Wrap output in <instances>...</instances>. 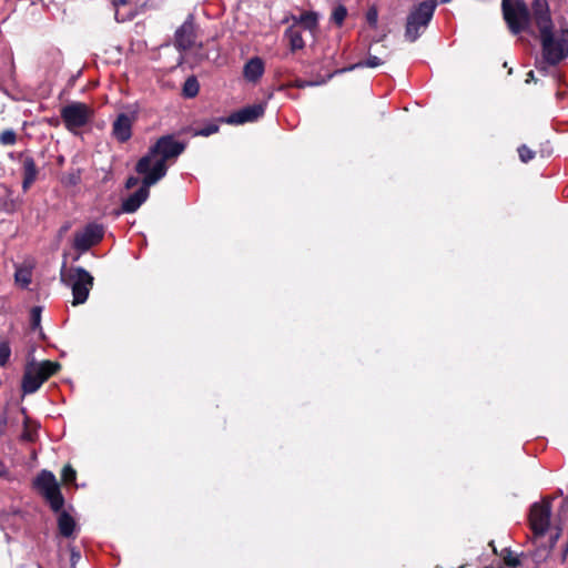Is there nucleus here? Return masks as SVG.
<instances>
[{
  "instance_id": "f257e3e1",
  "label": "nucleus",
  "mask_w": 568,
  "mask_h": 568,
  "mask_svg": "<svg viewBox=\"0 0 568 568\" xmlns=\"http://www.w3.org/2000/svg\"><path fill=\"white\" fill-rule=\"evenodd\" d=\"M534 22L540 33L542 61L536 68L546 75L548 68L558 64L568 57V28H561L557 38L554 34V23L547 0H534Z\"/></svg>"
},
{
  "instance_id": "f03ea898",
  "label": "nucleus",
  "mask_w": 568,
  "mask_h": 568,
  "mask_svg": "<svg viewBox=\"0 0 568 568\" xmlns=\"http://www.w3.org/2000/svg\"><path fill=\"white\" fill-rule=\"evenodd\" d=\"M186 149V143L175 140L173 134L162 135L135 164L138 173H149L162 180L168 172L166 161L178 159Z\"/></svg>"
},
{
  "instance_id": "7ed1b4c3",
  "label": "nucleus",
  "mask_w": 568,
  "mask_h": 568,
  "mask_svg": "<svg viewBox=\"0 0 568 568\" xmlns=\"http://www.w3.org/2000/svg\"><path fill=\"white\" fill-rule=\"evenodd\" d=\"M437 0H423L414 3L406 17L404 37L408 42H415L427 30L435 10Z\"/></svg>"
},
{
  "instance_id": "20e7f679",
  "label": "nucleus",
  "mask_w": 568,
  "mask_h": 568,
  "mask_svg": "<svg viewBox=\"0 0 568 568\" xmlns=\"http://www.w3.org/2000/svg\"><path fill=\"white\" fill-rule=\"evenodd\" d=\"M65 264H63L62 270H64ZM61 281L71 287L72 290V305H81L88 301L90 291L94 284V277L82 266H72L70 267L68 274L65 275L63 271H61Z\"/></svg>"
},
{
  "instance_id": "39448f33",
  "label": "nucleus",
  "mask_w": 568,
  "mask_h": 568,
  "mask_svg": "<svg viewBox=\"0 0 568 568\" xmlns=\"http://www.w3.org/2000/svg\"><path fill=\"white\" fill-rule=\"evenodd\" d=\"M32 487L45 499L53 513L61 511L65 500L52 471L42 469L33 479Z\"/></svg>"
},
{
  "instance_id": "423d86ee",
  "label": "nucleus",
  "mask_w": 568,
  "mask_h": 568,
  "mask_svg": "<svg viewBox=\"0 0 568 568\" xmlns=\"http://www.w3.org/2000/svg\"><path fill=\"white\" fill-rule=\"evenodd\" d=\"M32 487L45 499L53 513L61 511L65 500L52 471L42 469L33 479Z\"/></svg>"
},
{
  "instance_id": "0eeeda50",
  "label": "nucleus",
  "mask_w": 568,
  "mask_h": 568,
  "mask_svg": "<svg viewBox=\"0 0 568 568\" xmlns=\"http://www.w3.org/2000/svg\"><path fill=\"white\" fill-rule=\"evenodd\" d=\"M501 9L504 19L514 34L527 30L530 19L534 20V10L530 12L524 0H503Z\"/></svg>"
},
{
  "instance_id": "6e6552de",
  "label": "nucleus",
  "mask_w": 568,
  "mask_h": 568,
  "mask_svg": "<svg viewBox=\"0 0 568 568\" xmlns=\"http://www.w3.org/2000/svg\"><path fill=\"white\" fill-rule=\"evenodd\" d=\"M61 119L69 131L85 126L93 116V110L85 103L71 102L60 111Z\"/></svg>"
},
{
  "instance_id": "1a4fd4ad",
  "label": "nucleus",
  "mask_w": 568,
  "mask_h": 568,
  "mask_svg": "<svg viewBox=\"0 0 568 568\" xmlns=\"http://www.w3.org/2000/svg\"><path fill=\"white\" fill-rule=\"evenodd\" d=\"M104 236V227L98 223H89L84 226L82 231L75 232L73 236V248L79 252V254L85 253L92 246L99 244ZM80 255L74 257V261L79 258Z\"/></svg>"
},
{
  "instance_id": "9d476101",
  "label": "nucleus",
  "mask_w": 568,
  "mask_h": 568,
  "mask_svg": "<svg viewBox=\"0 0 568 568\" xmlns=\"http://www.w3.org/2000/svg\"><path fill=\"white\" fill-rule=\"evenodd\" d=\"M144 175L142 180V185L132 193L129 197L123 200L121 204V209L116 211V215H120L121 213H134L139 210V207L148 200L150 195V186L156 184L159 180L158 176H152L149 173H141Z\"/></svg>"
},
{
  "instance_id": "9b49d317",
  "label": "nucleus",
  "mask_w": 568,
  "mask_h": 568,
  "mask_svg": "<svg viewBox=\"0 0 568 568\" xmlns=\"http://www.w3.org/2000/svg\"><path fill=\"white\" fill-rule=\"evenodd\" d=\"M551 511L550 501L542 500L531 505L529 521L535 537H544L548 531Z\"/></svg>"
},
{
  "instance_id": "f8f14e48",
  "label": "nucleus",
  "mask_w": 568,
  "mask_h": 568,
  "mask_svg": "<svg viewBox=\"0 0 568 568\" xmlns=\"http://www.w3.org/2000/svg\"><path fill=\"white\" fill-rule=\"evenodd\" d=\"M196 40L194 17L189 14L185 21L174 33V47L179 52H185L193 48Z\"/></svg>"
},
{
  "instance_id": "ddd939ff",
  "label": "nucleus",
  "mask_w": 568,
  "mask_h": 568,
  "mask_svg": "<svg viewBox=\"0 0 568 568\" xmlns=\"http://www.w3.org/2000/svg\"><path fill=\"white\" fill-rule=\"evenodd\" d=\"M45 382V376H42L40 369L36 366V359L29 361L24 367V373L21 382V389L23 394L36 393Z\"/></svg>"
},
{
  "instance_id": "4468645a",
  "label": "nucleus",
  "mask_w": 568,
  "mask_h": 568,
  "mask_svg": "<svg viewBox=\"0 0 568 568\" xmlns=\"http://www.w3.org/2000/svg\"><path fill=\"white\" fill-rule=\"evenodd\" d=\"M265 112V104L258 103L253 105L244 106L233 113H231L224 121L229 124H244L247 122H254L262 118Z\"/></svg>"
},
{
  "instance_id": "2eb2a0df",
  "label": "nucleus",
  "mask_w": 568,
  "mask_h": 568,
  "mask_svg": "<svg viewBox=\"0 0 568 568\" xmlns=\"http://www.w3.org/2000/svg\"><path fill=\"white\" fill-rule=\"evenodd\" d=\"M18 161L22 165V190L27 192L33 183L37 181L39 175V169L36 164L33 156L29 151H22L18 153Z\"/></svg>"
},
{
  "instance_id": "dca6fc26",
  "label": "nucleus",
  "mask_w": 568,
  "mask_h": 568,
  "mask_svg": "<svg viewBox=\"0 0 568 568\" xmlns=\"http://www.w3.org/2000/svg\"><path fill=\"white\" fill-rule=\"evenodd\" d=\"M134 115L120 113L112 123V136L119 143H125L132 138Z\"/></svg>"
},
{
  "instance_id": "f3484780",
  "label": "nucleus",
  "mask_w": 568,
  "mask_h": 568,
  "mask_svg": "<svg viewBox=\"0 0 568 568\" xmlns=\"http://www.w3.org/2000/svg\"><path fill=\"white\" fill-rule=\"evenodd\" d=\"M264 73V62L261 58L250 59L243 68V75L250 82H256Z\"/></svg>"
},
{
  "instance_id": "a211bd4d",
  "label": "nucleus",
  "mask_w": 568,
  "mask_h": 568,
  "mask_svg": "<svg viewBox=\"0 0 568 568\" xmlns=\"http://www.w3.org/2000/svg\"><path fill=\"white\" fill-rule=\"evenodd\" d=\"M382 64H383V61L378 57H376V55H368V58L366 60L358 61V62L353 63V64H351L348 67L335 70L334 72H332V73H329L327 75V80L332 79L336 74H342V73H345V72H349V71H353L355 69L376 68V67H379Z\"/></svg>"
},
{
  "instance_id": "6ab92c4d",
  "label": "nucleus",
  "mask_w": 568,
  "mask_h": 568,
  "mask_svg": "<svg viewBox=\"0 0 568 568\" xmlns=\"http://www.w3.org/2000/svg\"><path fill=\"white\" fill-rule=\"evenodd\" d=\"M57 514H59L58 529L60 535L65 538L73 536L77 526L74 518L69 513L63 510V508L61 509V511H58Z\"/></svg>"
},
{
  "instance_id": "aec40b11",
  "label": "nucleus",
  "mask_w": 568,
  "mask_h": 568,
  "mask_svg": "<svg viewBox=\"0 0 568 568\" xmlns=\"http://www.w3.org/2000/svg\"><path fill=\"white\" fill-rule=\"evenodd\" d=\"M284 38L287 39L292 52L302 50L305 47L302 29L296 24H292L285 30Z\"/></svg>"
},
{
  "instance_id": "412c9836",
  "label": "nucleus",
  "mask_w": 568,
  "mask_h": 568,
  "mask_svg": "<svg viewBox=\"0 0 568 568\" xmlns=\"http://www.w3.org/2000/svg\"><path fill=\"white\" fill-rule=\"evenodd\" d=\"M292 20L293 24L298 26L301 29L303 27L304 30H308L313 32L317 28V14L313 11L303 12L301 16H293Z\"/></svg>"
},
{
  "instance_id": "4be33fe9",
  "label": "nucleus",
  "mask_w": 568,
  "mask_h": 568,
  "mask_svg": "<svg viewBox=\"0 0 568 568\" xmlns=\"http://www.w3.org/2000/svg\"><path fill=\"white\" fill-rule=\"evenodd\" d=\"M130 3V0H112V7L114 9V19L116 22H125L130 21L135 17V12L133 10H129L128 13L122 14V10L120 7H125Z\"/></svg>"
},
{
  "instance_id": "5701e85b",
  "label": "nucleus",
  "mask_w": 568,
  "mask_h": 568,
  "mask_svg": "<svg viewBox=\"0 0 568 568\" xmlns=\"http://www.w3.org/2000/svg\"><path fill=\"white\" fill-rule=\"evenodd\" d=\"M36 366L40 369L42 376H45V381H48L51 376L57 374L61 368V364L59 362L52 361H36Z\"/></svg>"
},
{
  "instance_id": "b1692460",
  "label": "nucleus",
  "mask_w": 568,
  "mask_h": 568,
  "mask_svg": "<svg viewBox=\"0 0 568 568\" xmlns=\"http://www.w3.org/2000/svg\"><path fill=\"white\" fill-rule=\"evenodd\" d=\"M200 84L194 75L189 77L182 88V94L184 98L192 99L199 93Z\"/></svg>"
},
{
  "instance_id": "393cba45",
  "label": "nucleus",
  "mask_w": 568,
  "mask_h": 568,
  "mask_svg": "<svg viewBox=\"0 0 568 568\" xmlns=\"http://www.w3.org/2000/svg\"><path fill=\"white\" fill-rule=\"evenodd\" d=\"M560 536H561V528L560 527H556V531L550 535V538H549V549H548L547 554L541 555V550L540 549L536 550L535 557H536L537 561L544 560L549 555V552L552 550V548L555 547V545L558 541V539L560 538Z\"/></svg>"
},
{
  "instance_id": "a878e982",
  "label": "nucleus",
  "mask_w": 568,
  "mask_h": 568,
  "mask_svg": "<svg viewBox=\"0 0 568 568\" xmlns=\"http://www.w3.org/2000/svg\"><path fill=\"white\" fill-rule=\"evenodd\" d=\"M347 16V9L345 8V6L343 4H338L336 6L334 9H333V12H332V16H331V20L337 24V26H342L345 18Z\"/></svg>"
},
{
  "instance_id": "bb28decb",
  "label": "nucleus",
  "mask_w": 568,
  "mask_h": 568,
  "mask_svg": "<svg viewBox=\"0 0 568 568\" xmlns=\"http://www.w3.org/2000/svg\"><path fill=\"white\" fill-rule=\"evenodd\" d=\"M503 556H504V562L506 566L511 567V568H517V567L521 566V561H520L519 557L514 555V552L511 551L510 548H505L503 550Z\"/></svg>"
},
{
  "instance_id": "cd10ccee",
  "label": "nucleus",
  "mask_w": 568,
  "mask_h": 568,
  "mask_svg": "<svg viewBox=\"0 0 568 568\" xmlns=\"http://www.w3.org/2000/svg\"><path fill=\"white\" fill-rule=\"evenodd\" d=\"M11 355V347L8 339L0 341V366L3 367L8 364Z\"/></svg>"
},
{
  "instance_id": "c85d7f7f",
  "label": "nucleus",
  "mask_w": 568,
  "mask_h": 568,
  "mask_svg": "<svg viewBox=\"0 0 568 568\" xmlns=\"http://www.w3.org/2000/svg\"><path fill=\"white\" fill-rule=\"evenodd\" d=\"M61 479L64 484H73L75 481L77 471L70 464L62 468Z\"/></svg>"
},
{
  "instance_id": "c756f323",
  "label": "nucleus",
  "mask_w": 568,
  "mask_h": 568,
  "mask_svg": "<svg viewBox=\"0 0 568 568\" xmlns=\"http://www.w3.org/2000/svg\"><path fill=\"white\" fill-rule=\"evenodd\" d=\"M17 142V133L12 129H7L0 133V144L13 145Z\"/></svg>"
},
{
  "instance_id": "7c9ffc66",
  "label": "nucleus",
  "mask_w": 568,
  "mask_h": 568,
  "mask_svg": "<svg viewBox=\"0 0 568 568\" xmlns=\"http://www.w3.org/2000/svg\"><path fill=\"white\" fill-rule=\"evenodd\" d=\"M41 313H42L41 306H33L30 311V323H31V327L33 329H37L40 327Z\"/></svg>"
},
{
  "instance_id": "2f4dec72",
  "label": "nucleus",
  "mask_w": 568,
  "mask_h": 568,
  "mask_svg": "<svg viewBox=\"0 0 568 568\" xmlns=\"http://www.w3.org/2000/svg\"><path fill=\"white\" fill-rule=\"evenodd\" d=\"M17 283H20L23 287H27L31 283V275L26 270H17L14 274Z\"/></svg>"
},
{
  "instance_id": "473e14b6",
  "label": "nucleus",
  "mask_w": 568,
  "mask_h": 568,
  "mask_svg": "<svg viewBox=\"0 0 568 568\" xmlns=\"http://www.w3.org/2000/svg\"><path fill=\"white\" fill-rule=\"evenodd\" d=\"M518 155L524 163H528L535 158V152L527 145L523 144L518 148Z\"/></svg>"
},
{
  "instance_id": "72a5a7b5",
  "label": "nucleus",
  "mask_w": 568,
  "mask_h": 568,
  "mask_svg": "<svg viewBox=\"0 0 568 568\" xmlns=\"http://www.w3.org/2000/svg\"><path fill=\"white\" fill-rule=\"evenodd\" d=\"M219 125L216 123H209L205 126L201 128L195 132V135L201 136H210L219 131Z\"/></svg>"
},
{
  "instance_id": "f704fd0d",
  "label": "nucleus",
  "mask_w": 568,
  "mask_h": 568,
  "mask_svg": "<svg viewBox=\"0 0 568 568\" xmlns=\"http://www.w3.org/2000/svg\"><path fill=\"white\" fill-rule=\"evenodd\" d=\"M366 21L372 28L375 29L377 27L378 11L375 7H371L366 11Z\"/></svg>"
},
{
  "instance_id": "c9c22d12",
  "label": "nucleus",
  "mask_w": 568,
  "mask_h": 568,
  "mask_svg": "<svg viewBox=\"0 0 568 568\" xmlns=\"http://www.w3.org/2000/svg\"><path fill=\"white\" fill-rule=\"evenodd\" d=\"M21 205V201L19 199H7L4 201V211L7 213H14Z\"/></svg>"
},
{
  "instance_id": "e433bc0d",
  "label": "nucleus",
  "mask_w": 568,
  "mask_h": 568,
  "mask_svg": "<svg viewBox=\"0 0 568 568\" xmlns=\"http://www.w3.org/2000/svg\"><path fill=\"white\" fill-rule=\"evenodd\" d=\"M80 558H81L80 552L75 548H72L71 554H70L71 567H75V565L78 564Z\"/></svg>"
},
{
  "instance_id": "4c0bfd02",
  "label": "nucleus",
  "mask_w": 568,
  "mask_h": 568,
  "mask_svg": "<svg viewBox=\"0 0 568 568\" xmlns=\"http://www.w3.org/2000/svg\"><path fill=\"white\" fill-rule=\"evenodd\" d=\"M80 172H73V173H70L69 176H68V182L69 184L71 185H77L79 182H80Z\"/></svg>"
},
{
  "instance_id": "58836bf2",
  "label": "nucleus",
  "mask_w": 568,
  "mask_h": 568,
  "mask_svg": "<svg viewBox=\"0 0 568 568\" xmlns=\"http://www.w3.org/2000/svg\"><path fill=\"white\" fill-rule=\"evenodd\" d=\"M325 82H326V80L316 81V82L297 81L296 82V87L302 89V88H305L307 85H317V84H323Z\"/></svg>"
},
{
  "instance_id": "ea45409f",
  "label": "nucleus",
  "mask_w": 568,
  "mask_h": 568,
  "mask_svg": "<svg viewBox=\"0 0 568 568\" xmlns=\"http://www.w3.org/2000/svg\"><path fill=\"white\" fill-rule=\"evenodd\" d=\"M139 183V179L135 176H130L125 181V189H132Z\"/></svg>"
},
{
  "instance_id": "a19ab883",
  "label": "nucleus",
  "mask_w": 568,
  "mask_h": 568,
  "mask_svg": "<svg viewBox=\"0 0 568 568\" xmlns=\"http://www.w3.org/2000/svg\"><path fill=\"white\" fill-rule=\"evenodd\" d=\"M21 437H22V439L28 440V442L33 440L32 434L27 429L22 433Z\"/></svg>"
},
{
  "instance_id": "79ce46f5",
  "label": "nucleus",
  "mask_w": 568,
  "mask_h": 568,
  "mask_svg": "<svg viewBox=\"0 0 568 568\" xmlns=\"http://www.w3.org/2000/svg\"><path fill=\"white\" fill-rule=\"evenodd\" d=\"M568 556V539H567V542L565 545V548L562 549V554H561V561H566V558Z\"/></svg>"
},
{
  "instance_id": "37998d69",
  "label": "nucleus",
  "mask_w": 568,
  "mask_h": 568,
  "mask_svg": "<svg viewBox=\"0 0 568 568\" xmlns=\"http://www.w3.org/2000/svg\"><path fill=\"white\" fill-rule=\"evenodd\" d=\"M530 81H535V82L537 81V80L535 79V73H534V71H529V72L527 73L526 82H527V83H529Z\"/></svg>"
},
{
  "instance_id": "c03bdc74",
  "label": "nucleus",
  "mask_w": 568,
  "mask_h": 568,
  "mask_svg": "<svg viewBox=\"0 0 568 568\" xmlns=\"http://www.w3.org/2000/svg\"><path fill=\"white\" fill-rule=\"evenodd\" d=\"M18 153H19V152H10V153L8 154V156H9V159H11V160H18Z\"/></svg>"
},
{
  "instance_id": "a18cd8bd",
  "label": "nucleus",
  "mask_w": 568,
  "mask_h": 568,
  "mask_svg": "<svg viewBox=\"0 0 568 568\" xmlns=\"http://www.w3.org/2000/svg\"><path fill=\"white\" fill-rule=\"evenodd\" d=\"M4 474V466L3 464L0 462V477Z\"/></svg>"
},
{
  "instance_id": "49530a36",
  "label": "nucleus",
  "mask_w": 568,
  "mask_h": 568,
  "mask_svg": "<svg viewBox=\"0 0 568 568\" xmlns=\"http://www.w3.org/2000/svg\"><path fill=\"white\" fill-rule=\"evenodd\" d=\"M448 1H449V0H442V2H443V3H446V2H448Z\"/></svg>"
},
{
  "instance_id": "de8ad7c7",
  "label": "nucleus",
  "mask_w": 568,
  "mask_h": 568,
  "mask_svg": "<svg viewBox=\"0 0 568 568\" xmlns=\"http://www.w3.org/2000/svg\"><path fill=\"white\" fill-rule=\"evenodd\" d=\"M485 568H494L493 566H486Z\"/></svg>"
}]
</instances>
